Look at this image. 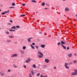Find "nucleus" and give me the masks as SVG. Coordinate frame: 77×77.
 Wrapping results in <instances>:
<instances>
[{
	"label": "nucleus",
	"instance_id": "26",
	"mask_svg": "<svg viewBox=\"0 0 77 77\" xmlns=\"http://www.w3.org/2000/svg\"><path fill=\"white\" fill-rule=\"evenodd\" d=\"M6 14L5 13V12H4L3 13H2V14H1L2 15H5V14Z\"/></svg>",
	"mask_w": 77,
	"mask_h": 77
},
{
	"label": "nucleus",
	"instance_id": "58",
	"mask_svg": "<svg viewBox=\"0 0 77 77\" xmlns=\"http://www.w3.org/2000/svg\"><path fill=\"white\" fill-rule=\"evenodd\" d=\"M38 22H39V21H38Z\"/></svg>",
	"mask_w": 77,
	"mask_h": 77
},
{
	"label": "nucleus",
	"instance_id": "41",
	"mask_svg": "<svg viewBox=\"0 0 77 77\" xmlns=\"http://www.w3.org/2000/svg\"><path fill=\"white\" fill-rule=\"evenodd\" d=\"M29 76L30 77H32V75H31V74L30 73H29Z\"/></svg>",
	"mask_w": 77,
	"mask_h": 77
},
{
	"label": "nucleus",
	"instance_id": "15",
	"mask_svg": "<svg viewBox=\"0 0 77 77\" xmlns=\"http://www.w3.org/2000/svg\"><path fill=\"white\" fill-rule=\"evenodd\" d=\"M30 46L32 49H35V47H34L31 44Z\"/></svg>",
	"mask_w": 77,
	"mask_h": 77
},
{
	"label": "nucleus",
	"instance_id": "49",
	"mask_svg": "<svg viewBox=\"0 0 77 77\" xmlns=\"http://www.w3.org/2000/svg\"><path fill=\"white\" fill-rule=\"evenodd\" d=\"M66 0H62V1H63V2H65V1Z\"/></svg>",
	"mask_w": 77,
	"mask_h": 77
},
{
	"label": "nucleus",
	"instance_id": "16",
	"mask_svg": "<svg viewBox=\"0 0 77 77\" xmlns=\"http://www.w3.org/2000/svg\"><path fill=\"white\" fill-rule=\"evenodd\" d=\"M40 77H48V76H47V75H45V76H43L42 75H40Z\"/></svg>",
	"mask_w": 77,
	"mask_h": 77
},
{
	"label": "nucleus",
	"instance_id": "60",
	"mask_svg": "<svg viewBox=\"0 0 77 77\" xmlns=\"http://www.w3.org/2000/svg\"><path fill=\"white\" fill-rule=\"evenodd\" d=\"M48 6H49V5H48Z\"/></svg>",
	"mask_w": 77,
	"mask_h": 77
},
{
	"label": "nucleus",
	"instance_id": "31",
	"mask_svg": "<svg viewBox=\"0 0 77 77\" xmlns=\"http://www.w3.org/2000/svg\"><path fill=\"white\" fill-rule=\"evenodd\" d=\"M25 16H26V15L24 14H23V15H21L20 16V17H25Z\"/></svg>",
	"mask_w": 77,
	"mask_h": 77
},
{
	"label": "nucleus",
	"instance_id": "6",
	"mask_svg": "<svg viewBox=\"0 0 77 77\" xmlns=\"http://www.w3.org/2000/svg\"><path fill=\"white\" fill-rule=\"evenodd\" d=\"M45 61L46 63H48L50 62V60L47 59H45Z\"/></svg>",
	"mask_w": 77,
	"mask_h": 77
},
{
	"label": "nucleus",
	"instance_id": "1",
	"mask_svg": "<svg viewBox=\"0 0 77 77\" xmlns=\"http://www.w3.org/2000/svg\"><path fill=\"white\" fill-rule=\"evenodd\" d=\"M37 53L38 54H40L38 56V57L39 58H42V57L44 56L43 54H42V53L41 51H38Z\"/></svg>",
	"mask_w": 77,
	"mask_h": 77
},
{
	"label": "nucleus",
	"instance_id": "39",
	"mask_svg": "<svg viewBox=\"0 0 77 77\" xmlns=\"http://www.w3.org/2000/svg\"><path fill=\"white\" fill-rule=\"evenodd\" d=\"M22 6H26V4H22Z\"/></svg>",
	"mask_w": 77,
	"mask_h": 77
},
{
	"label": "nucleus",
	"instance_id": "56",
	"mask_svg": "<svg viewBox=\"0 0 77 77\" xmlns=\"http://www.w3.org/2000/svg\"><path fill=\"white\" fill-rule=\"evenodd\" d=\"M23 0V1H24L25 0Z\"/></svg>",
	"mask_w": 77,
	"mask_h": 77
},
{
	"label": "nucleus",
	"instance_id": "9",
	"mask_svg": "<svg viewBox=\"0 0 77 77\" xmlns=\"http://www.w3.org/2000/svg\"><path fill=\"white\" fill-rule=\"evenodd\" d=\"M61 44H66V42H64L63 41H61Z\"/></svg>",
	"mask_w": 77,
	"mask_h": 77
},
{
	"label": "nucleus",
	"instance_id": "43",
	"mask_svg": "<svg viewBox=\"0 0 77 77\" xmlns=\"http://www.w3.org/2000/svg\"><path fill=\"white\" fill-rule=\"evenodd\" d=\"M7 72H11V70H8Z\"/></svg>",
	"mask_w": 77,
	"mask_h": 77
},
{
	"label": "nucleus",
	"instance_id": "2",
	"mask_svg": "<svg viewBox=\"0 0 77 77\" xmlns=\"http://www.w3.org/2000/svg\"><path fill=\"white\" fill-rule=\"evenodd\" d=\"M75 72H72V75H77V69H75L74 70Z\"/></svg>",
	"mask_w": 77,
	"mask_h": 77
},
{
	"label": "nucleus",
	"instance_id": "25",
	"mask_svg": "<svg viewBox=\"0 0 77 77\" xmlns=\"http://www.w3.org/2000/svg\"><path fill=\"white\" fill-rule=\"evenodd\" d=\"M77 61L76 60H74L73 61V63H77Z\"/></svg>",
	"mask_w": 77,
	"mask_h": 77
},
{
	"label": "nucleus",
	"instance_id": "27",
	"mask_svg": "<svg viewBox=\"0 0 77 77\" xmlns=\"http://www.w3.org/2000/svg\"><path fill=\"white\" fill-rule=\"evenodd\" d=\"M32 2H34V3H36V1L35 0H32Z\"/></svg>",
	"mask_w": 77,
	"mask_h": 77
},
{
	"label": "nucleus",
	"instance_id": "53",
	"mask_svg": "<svg viewBox=\"0 0 77 77\" xmlns=\"http://www.w3.org/2000/svg\"><path fill=\"white\" fill-rule=\"evenodd\" d=\"M1 11H2V10H1V9H0V12Z\"/></svg>",
	"mask_w": 77,
	"mask_h": 77
},
{
	"label": "nucleus",
	"instance_id": "44",
	"mask_svg": "<svg viewBox=\"0 0 77 77\" xmlns=\"http://www.w3.org/2000/svg\"><path fill=\"white\" fill-rule=\"evenodd\" d=\"M10 21L11 23H13V21H12V20H10Z\"/></svg>",
	"mask_w": 77,
	"mask_h": 77
},
{
	"label": "nucleus",
	"instance_id": "23",
	"mask_svg": "<svg viewBox=\"0 0 77 77\" xmlns=\"http://www.w3.org/2000/svg\"><path fill=\"white\" fill-rule=\"evenodd\" d=\"M1 75H2V76H4V75H5V73H2L1 74Z\"/></svg>",
	"mask_w": 77,
	"mask_h": 77
},
{
	"label": "nucleus",
	"instance_id": "33",
	"mask_svg": "<svg viewBox=\"0 0 77 77\" xmlns=\"http://www.w3.org/2000/svg\"><path fill=\"white\" fill-rule=\"evenodd\" d=\"M12 5L13 6H15V4L14 3H13L12 4Z\"/></svg>",
	"mask_w": 77,
	"mask_h": 77
},
{
	"label": "nucleus",
	"instance_id": "20",
	"mask_svg": "<svg viewBox=\"0 0 77 77\" xmlns=\"http://www.w3.org/2000/svg\"><path fill=\"white\" fill-rule=\"evenodd\" d=\"M16 28V27H15V26H13V27H12L11 29H15Z\"/></svg>",
	"mask_w": 77,
	"mask_h": 77
},
{
	"label": "nucleus",
	"instance_id": "29",
	"mask_svg": "<svg viewBox=\"0 0 77 77\" xmlns=\"http://www.w3.org/2000/svg\"><path fill=\"white\" fill-rule=\"evenodd\" d=\"M7 42L9 43V42H11V40H8L7 41Z\"/></svg>",
	"mask_w": 77,
	"mask_h": 77
},
{
	"label": "nucleus",
	"instance_id": "52",
	"mask_svg": "<svg viewBox=\"0 0 77 77\" xmlns=\"http://www.w3.org/2000/svg\"><path fill=\"white\" fill-rule=\"evenodd\" d=\"M46 4V5H48L47 4Z\"/></svg>",
	"mask_w": 77,
	"mask_h": 77
},
{
	"label": "nucleus",
	"instance_id": "50",
	"mask_svg": "<svg viewBox=\"0 0 77 77\" xmlns=\"http://www.w3.org/2000/svg\"><path fill=\"white\" fill-rule=\"evenodd\" d=\"M45 9H48V8H45Z\"/></svg>",
	"mask_w": 77,
	"mask_h": 77
},
{
	"label": "nucleus",
	"instance_id": "48",
	"mask_svg": "<svg viewBox=\"0 0 77 77\" xmlns=\"http://www.w3.org/2000/svg\"><path fill=\"white\" fill-rule=\"evenodd\" d=\"M36 14H38V12L36 11Z\"/></svg>",
	"mask_w": 77,
	"mask_h": 77
},
{
	"label": "nucleus",
	"instance_id": "51",
	"mask_svg": "<svg viewBox=\"0 0 77 77\" xmlns=\"http://www.w3.org/2000/svg\"><path fill=\"white\" fill-rule=\"evenodd\" d=\"M41 33H42V32H40V34H41Z\"/></svg>",
	"mask_w": 77,
	"mask_h": 77
},
{
	"label": "nucleus",
	"instance_id": "12",
	"mask_svg": "<svg viewBox=\"0 0 77 77\" xmlns=\"http://www.w3.org/2000/svg\"><path fill=\"white\" fill-rule=\"evenodd\" d=\"M45 45H41V47L42 48H45Z\"/></svg>",
	"mask_w": 77,
	"mask_h": 77
},
{
	"label": "nucleus",
	"instance_id": "5",
	"mask_svg": "<svg viewBox=\"0 0 77 77\" xmlns=\"http://www.w3.org/2000/svg\"><path fill=\"white\" fill-rule=\"evenodd\" d=\"M64 66L66 69H69V67L68 66V63H66L64 64Z\"/></svg>",
	"mask_w": 77,
	"mask_h": 77
},
{
	"label": "nucleus",
	"instance_id": "14",
	"mask_svg": "<svg viewBox=\"0 0 77 77\" xmlns=\"http://www.w3.org/2000/svg\"><path fill=\"white\" fill-rule=\"evenodd\" d=\"M32 39V38H29L28 39V42H31V40H30V39Z\"/></svg>",
	"mask_w": 77,
	"mask_h": 77
},
{
	"label": "nucleus",
	"instance_id": "38",
	"mask_svg": "<svg viewBox=\"0 0 77 77\" xmlns=\"http://www.w3.org/2000/svg\"><path fill=\"white\" fill-rule=\"evenodd\" d=\"M57 45H60V42H58L57 43Z\"/></svg>",
	"mask_w": 77,
	"mask_h": 77
},
{
	"label": "nucleus",
	"instance_id": "36",
	"mask_svg": "<svg viewBox=\"0 0 77 77\" xmlns=\"http://www.w3.org/2000/svg\"><path fill=\"white\" fill-rule=\"evenodd\" d=\"M35 48H36L37 49H38V47L37 46L35 45Z\"/></svg>",
	"mask_w": 77,
	"mask_h": 77
},
{
	"label": "nucleus",
	"instance_id": "34",
	"mask_svg": "<svg viewBox=\"0 0 77 77\" xmlns=\"http://www.w3.org/2000/svg\"><path fill=\"white\" fill-rule=\"evenodd\" d=\"M74 56H77V54H76V53H75L74 54Z\"/></svg>",
	"mask_w": 77,
	"mask_h": 77
},
{
	"label": "nucleus",
	"instance_id": "10",
	"mask_svg": "<svg viewBox=\"0 0 77 77\" xmlns=\"http://www.w3.org/2000/svg\"><path fill=\"white\" fill-rule=\"evenodd\" d=\"M61 46H62V47L64 49H66V48L65 46H63V45L61 44Z\"/></svg>",
	"mask_w": 77,
	"mask_h": 77
},
{
	"label": "nucleus",
	"instance_id": "22",
	"mask_svg": "<svg viewBox=\"0 0 77 77\" xmlns=\"http://www.w3.org/2000/svg\"><path fill=\"white\" fill-rule=\"evenodd\" d=\"M26 48V47L25 46H24L23 47V50H25Z\"/></svg>",
	"mask_w": 77,
	"mask_h": 77
},
{
	"label": "nucleus",
	"instance_id": "37",
	"mask_svg": "<svg viewBox=\"0 0 77 77\" xmlns=\"http://www.w3.org/2000/svg\"><path fill=\"white\" fill-rule=\"evenodd\" d=\"M69 63V65H72V62Z\"/></svg>",
	"mask_w": 77,
	"mask_h": 77
},
{
	"label": "nucleus",
	"instance_id": "55",
	"mask_svg": "<svg viewBox=\"0 0 77 77\" xmlns=\"http://www.w3.org/2000/svg\"><path fill=\"white\" fill-rule=\"evenodd\" d=\"M0 29H1V27H0Z\"/></svg>",
	"mask_w": 77,
	"mask_h": 77
},
{
	"label": "nucleus",
	"instance_id": "32",
	"mask_svg": "<svg viewBox=\"0 0 77 77\" xmlns=\"http://www.w3.org/2000/svg\"><path fill=\"white\" fill-rule=\"evenodd\" d=\"M32 75H34V72H33V71H32Z\"/></svg>",
	"mask_w": 77,
	"mask_h": 77
},
{
	"label": "nucleus",
	"instance_id": "59",
	"mask_svg": "<svg viewBox=\"0 0 77 77\" xmlns=\"http://www.w3.org/2000/svg\"><path fill=\"white\" fill-rule=\"evenodd\" d=\"M38 22H39V21H38Z\"/></svg>",
	"mask_w": 77,
	"mask_h": 77
},
{
	"label": "nucleus",
	"instance_id": "13",
	"mask_svg": "<svg viewBox=\"0 0 77 77\" xmlns=\"http://www.w3.org/2000/svg\"><path fill=\"white\" fill-rule=\"evenodd\" d=\"M72 54H70L68 55V56L69 57H71L72 56Z\"/></svg>",
	"mask_w": 77,
	"mask_h": 77
},
{
	"label": "nucleus",
	"instance_id": "4",
	"mask_svg": "<svg viewBox=\"0 0 77 77\" xmlns=\"http://www.w3.org/2000/svg\"><path fill=\"white\" fill-rule=\"evenodd\" d=\"M31 61H32V59L29 58L27 59V61H26V63H29V62H30Z\"/></svg>",
	"mask_w": 77,
	"mask_h": 77
},
{
	"label": "nucleus",
	"instance_id": "24",
	"mask_svg": "<svg viewBox=\"0 0 77 77\" xmlns=\"http://www.w3.org/2000/svg\"><path fill=\"white\" fill-rule=\"evenodd\" d=\"M16 27L17 28V29H20V26H16Z\"/></svg>",
	"mask_w": 77,
	"mask_h": 77
},
{
	"label": "nucleus",
	"instance_id": "30",
	"mask_svg": "<svg viewBox=\"0 0 77 77\" xmlns=\"http://www.w3.org/2000/svg\"><path fill=\"white\" fill-rule=\"evenodd\" d=\"M23 66L24 68H27V66L26 65H23Z\"/></svg>",
	"mask_w": 77,
	"mask_h": 77
},
{
	"label": "nucleus",
	"instance_id": "7",
	"mask_svg": "<svg viewBox=\"0 0 77 77\" xmlns=\"http://www.w3.org/2000/svg\"><path fill=\"white\" fill-rule=\"evenodd\" d=\"M19 51L21 53V54H24V51H23L20 50Z\"/></svg>",
	"mask_w": 77,
	"mask_h": 77
},
{
	"label": "nucleus",
	"instance_id": "35",
	"mask_svg": "<svg viewBox=\"0 0 77 77\" xmlns=\"http://www.w3.org/2000/svg\"><path fill=\"white\" fill-rule=\"evenodd\" d=\"M40 75V73H38L37 74V76H39V75Z\"/></svg>",
	"mask_w": 77,
	"mask_h": 77
},
{
	"label": "nucleus",
	"instance_id": "11",
	"mask_svg": "<svg viewBox=\"0 0 77 77\" xmlns=\"http://www.w3.org/2000/svg\"><path fill=\"white\" fill-rule=\"evenodd\" d=\"M8 37H9L10 38H14V36L13 35H9Z\"/></svg>",
	"mask_w": 77,
	"mask_h": 77
},
{
	"label": "nucleus",
	"instance_id": "57",
	"mask_svg": "<svg viewBox=\"0 0 77 77\" xmlns=\"http://www.w3.org/2000/svg\"><path fill=\"white\" fill-rule=\"evenodd\" d=\"M1 17V16H0V17Z\"/></svg>",
	"mask_w": 77,
	"mask_h": 77
},
{
	"label": "nucleus",
	"instance_id": "28",
	"mask_svg": "<svg viewBox=\"0 0 77 77\" xmlns=\"http://www.w3.org/2000/svg\"><path fill=\"white\" fill-rule=\"evenodd\" d=\"M13 66L14 67V68H17V66L16 65H13Z\"/></svg>",
	"mask_w": 77,
	"mask_h": 77
},
{
	"label": "nucleus",
	"instance_id": "3",
	"mask_svg": "<svg viewBox=\"0 0 77 77\" xmlns=\"http://www.w3.org/2000/svg\"><path fill=\"white\" fill-rule=\"evenodd\" d=\"M18 56V54H13L11 56V57H17Z\"/></svg>",
	"mask_w": 77,
	"mask_h": 77
},
{
	"label": "nucleus",
	"instance_id": "40",
	"mask_svg": "<svg viewBox=\"0 0 77 77\" xmlns=\"http://www.w3.org/2000/svg\"><path fill=\"white\" fill-rule=\"evenodd\" d=\"M32 45H35V43H32Z\"/></svg>",
	"mask_w": 77,
	"mask_h": 77
},
{
	"label": "nucleus",
	"instance_id": "54",
	"mask_svg": "<svg viewBox=\"0 0 77 77\" xmlns=\"http://www.w3.org/2000/svg\"><path fill=\"white\" fill-rule=\"evenodd\" d=\"M0 74H1V72H0Z\"/></svg>",
	"mask_w": 77,
	"mask_h": 77
},
{
	"label": "nucleus",
	"instance_id": "18",
	"mask_svg": "<svg viewBox=\"0 0 77 77\" xmlns=\"http://www.w3.org/2000/svg\"><path fill=\"white\" fill-rule=\"evenodd\" d=\"M9 31L11 32H15V30L14 29H10Z\"/></svg>",
	"mask_w": 77,
	"mask_h": 77
},
{
	"label": "nucleus",
	"instance_id": "45",
	"mask_svg": "<svg viewBox=\"0 0 77 77\" xmlns=\"http://www.w3.org/2000/svg\"><path fill=\"white\" fill-rule=\"evenodd\" d=\"M69 47H67V50H69Z\"/></svg>",
	"mask_w": 77,
	"mask_h": 77
},
{
	"label": "nucleus",
	"instance_id": "8",
	"mask_svg": "<svg viewBox=\"0 0 77 77\" xmlns=\"http://www.w3.org/2000/svg\"><path fill=\"white\" fill-rule=\"evenodd\" d=\"M65 11H69V8H66L65 9Z\"/></svg>",
	"mask_w": 77,
	"mask_h": 77
},
{
	"label": "nucleus",
	"instance_id": "42",
	"mask_svg": "<svg viewBox=\"0 0 77 77\" xmlns=\"http://www.w3.org/2000/svg\"><path fill=\"white\" fill-rule=\"evenodd\" d=\"M9 8H11V9L12 8H14V7H11Z\"/></svg>",
	"mask_w": 77,
	"mask_h": 77
},
{
	"label": "nucleus",
	"instance_id": "21",
	"mask_svg": "<svg viewBox=\"0 0 77 77\" xmlns=\"http://www.w3.org/2000/svg\"><path fill=\"white\" fill-rule=\"evenodd\" d=\"M5 14H8V12H9V10H8L7 11H5Z\"/></svg>",
	"mask_w": 77,
	"mask_h": 77
},
{
	"label": "nucleus",
	"instance_id": "47",
	"mask_svg": "<svg viewBox=\"0 0 77 77\" xmlns=\"http://www.w3.org/2000/svg\"><path fill=\"white\" fill-rule=\"evenodd\" d=\"M7 34H9V32H7Z\"/></svg>",
	"mask_w": 77,
	"mask_h": 77
},
{
	"label": "nucleus",
	"instance_id": "46",
	"mask_svg": "<svg viewBox=\"0 0 77 77\" xmlns=\"http://www.w3.org/2000/svg\"><path fill=\"white\" fill-rule=\"evenodd\" d=\"M57 68L56 66L54 67V69H56Z\"/></svg>",
	"mask_w": 77,
	"mask_h": 77
},
{
	"label": "nucleus",
	"instance_id": "17",
	"mask_svg": "<svg viewBox=\"0 0 77 77\" xmlns=\"http://www.w3.org/2000/svg\"><path fill=\"white\" fill-rule=\"evenodd\" d=\"M41 5L42 6H44L45 5V2H42Z\"/></svg>",
	"mask_w": 77,
	"mask_h": 77
},
{
	"label": "nucleus",
	"instance_id": "19",
	"mask_svg": "<svg viewBox=\"0 0 77 77\" xmlns=\"http://www.w3.org/2000/svg\"><path fill=\"white\" fill-rule=\"evenodd\" d=\"M32 67L33 68H36V65L35 64H33L32 65Z\"/></svg>",
	"mask_w": 77,
	"mask_h": 77
}]
</instances>
